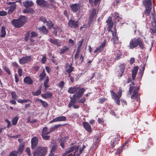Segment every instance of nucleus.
I'll return each mask as SVG.
<instances>
[{"label":"nucleus","instance_id":"f257e3e1","mask_svg":"<svg viewBox=\"0 0 156 156\" xmlns=\"http://www.w3.org/2000/svg\"><path fill=\"white\" fill-rule=\"evenodd\" d=\"M86 89L84 88H80V87H75L69 88L68 92L71 94H73L75 93L73 96V97H76L78 98H80L82 97L84 92L85 91Z\"/></svg>","mask_w":156,"mask_h":156},{"label":"nucleus","instance_id":"f03ea898","mask_svg":"<svg viewBox=\"0 0 156 156\" xmlns=\"http://www.w3.org/2000/svg\"><path fill=\"white\" fill-rule=\"evenodd\" d=\"M138 45L142 49L144 48V41L139 37L137 38H135L131 39L129 42V47L130 49H133L137 47Z\"/></svg>","mask_w":156,"mask_h":156},{"label":"nucleus","instance_id":"7ed1b4c3","mask_svg":"<svg viewBox=\"0 0 156 156\" xmlns=\"http://www.w3.org/2000/svg\"><path fill=\"white\" fill-rule=\"evenodd\" d=\"M27 20L26 17L22 16L18 19H13L11 22L14 27L19 28L23 26L26 23Z\"/></svg>","mask_w":156,"mask_h":156},{"label":"nucleus","instance_id":"20e7f679","mask_svg":"<svg viewBox=\"0 0 156 156\" xmlns=\"http://www.w3.org/2000/svg\"><path fill=\"white\" fill-rule=\"evenodd\" d=\"M46 147L38 146L35 149L33 153L34 156H45L48 152Z\"/></svg>","mask_w":156,"mask_h":156},{"label":"nucleus","instance_id":"39448f33","mask_svg":"<svg viewBox=\"0 0 156 156\" xmlns=\"http://www.w3.org/2000/svg\"><path fill=\"white\" fill-rule=\"evenodd\" d=\"M140 88L139 87H133L131 86V84L129 86V94H131L133 90L132 94L131 96V98L132 99H135L138 101V98L139 97L138 95V91L139 90Z\"/></svg>","mask_w":156,"mask_h":156},{"label":"nucleus","instance_id":"423d86ee","mask_svg":"<svg viewBox=\"0 0 156 156\" xmlns=\"http://www.w3.org/2000/svg\"><path fill=\"white\" fill-rule=\"evenodd\" d=\"M113 25V23H107L108 27H107V30L108 32L111 31L112 33V35L113 36V38L114 39H115L116 40H118V36L117 35L116 29V27H115L113 28V30H112V29Z\"/></svg>","mask_w":156,"mask_h":156},{"label":"nucleus","instance_id":"0eeeda50","mask_svg":"<svg viewBox=\"0 0 156 156\" xmlns=\"http://www.w3.org/2000/svg\"><path fill=\"white\" fill-rule=\"evenodd\" d=\"M77 99H78L76 97H71L70 98V101L69 103L68 104V107L69 108H70L72 106H73L74 108H78L80 106L79 105L76 104V102L77 101L76 100Z\"/></svg>","mask_w":156,"mask_h":156},{"label":"nucleus","instance_id":"6e6552de","mask_svg":"<svg viewBox=\"0 0 156 156\" xmlns=\"http://www.w3.org/2000/svg\"><path fill=\"white\" fill-rule=\"evenodd\" d=\"M50 133V131H48V128L47 127H44L42 130L41 135L43 139L46 140H48L50 137V136L48 135Z\"/></svg>","mask_w":156,"mask_h":156},{"label":"nucleus","instance_id":"1a4fd4ad","mask_svg":"<svg viewBox=\"0 0 156 156\" xmlns=\"http://www.w3.org/2000/svg\"><path fill=\"white\" fill-rule=\"evenodd\" d=\"M36 3L37 5L41 7L46 8H49V3L45 0H37Z\"/></svg>","mask_w":156,"mask_h":156},{"label":"nucleus","instance_id":"9d476101","mask_svg":"<svg viewBox=\"0 0 156 156\" xmlns=\"http://www.w3.org/2000/svg\"><path fill=\"white\" fill-rule=\"evenodd\" d=\"M106 39H105L103 42L98 47H97L94 51V53L97 52L100 53L103 50L104 48L106 45Z\"/></svg>","mask_w":156,"mask_h":156},{"label":"nucleus","instance_id":"9b49d317","mask_svg":"<svg viewBox=\"0 0 156 156\" xmlns=\"http://www.w3.org/2000/svg\"><path fill=\"white\" fill-rule=\"evenodd\" d=\"M68 26L71 28H77L79 27L78 21L70 19L68 21Z\"/></svg>","mask_w":156,"mask_h":156},{"label":"nucleus","instance_id":"f8f14e48","mask_svg":"<svg viewBox=\"0 0 156 156\" xmlns=\"http://www.w3.org/2000/svg\"><path fill=\"white\" fill-rule=\"evenodd\" d=\"M70 6L71 11L74 13H75L80 10V5L79 4L75 3L70 5Z\"/></svg>","mask_w":156,"mask_h":156},{"label":"nucleus","instance_id":"ddd939ff","mask_svg":"<svg viewBox=\"0 0 156 156\" xmlns=\"http://www.w3.org/2000/svg\"><path fill=\"white\" fill-rule=\"evenodd\" d=\"M96 9L94 8L92 9L90 11V15L88 22L89 24H90L91 22L93 20L96 14Z\"/></svg>","mask_w":156,"mask_h":156},{"label":"nucleus","instance_id":"4468645a","mask_svg":"<svg viewBox=\"0 0 156 156\" xmlns=\"http://www.w3.org/2000/svg\"><path fill=\"white\" fill-rule=\"evenodd\" d=\"M31 57V55H30L21 58L19 60L20 63L23 64L27 63L30 60Z\"/></svg>","mask_w":156,"mask_h":156},{"label":"nucleus","instance_id":"2eb2a0df","mask_svg":"<svg viewBox=\"0 0 156 156\" xmlns=\"http://www.w3.org/2000/svg\"><path fill=\"white\" fill-rule=\"evenodd\" d=\"M38 143V139L37 136L33 137L31 140V148L32 149H35Z\"/></svg>","mask_w":156,"mask_h":156},{"label":"nucleus","instance_id":"dca6fc26","mask_svg":"<svg viewBox=\"0 0 156 156\" xmlns=\"http://www.w3.org/2000/svg\"><path fill=\"white\" fill-rule=\"evenodd\" d=\"M66 117L65 116H62L55 118L52 120L49 123H51L54 122L60 121H65L66 120Z\"/></svg>","mask_w":156,"mask_h":156},{"label":"nucleus","instance_id":"f3484780","mask_svg":"<svg viewBox=\"0 0 156 156\" xmlns=\"http://www.w3.org/2000/svg\"><path fill=\"white\" fill-rule=\"evenodd\" d=\"M139 67L138 66H134L133 69L132 71V76L133 80H135V78L136 75Z\"/></svg>","mask_w":156,"mask_h":156},{"label":"nucleus","instance_id":"a211bd4d","mask_svg":"<svg viewBox=\"0 0 156 156\" xmlns=\"http://www.w3.org/2000/svg\"><path fill=\"white\" fill-rule=\"evenodd\" d=\"M23 4L24 7L26 8H28L33 6L34 3L32 1L28 0L23 2Z\"/></svg>","mask_w":156,"mask_h":156},{"label":"nucleus","instance_id":"6ab92c4d","mask_svg":"<svg viewBox=\"0 0 156 156\" xmlns=\"http://www.w3.org/2000/svg\"><path fill=\"white\" fill-rule=\"evenodd\" d=\"M38 30L40 33L44 34H47L48 32V30L44 26L38 27Z\"/></svg>","mask_w":156,"mask_h":156},{"label":"nucleus","instance_id":"aec40b11","mask_svg":"<svg viewBox=\"0 0 156 156\" xmlns=\"http://www.w3.org/2000/svg\"><path fill=\"white\" fill-rule=\"evenodd\" d=\"M110 92L112 96H115L118 97L119 98H120L122 96V90L121 89H119L118 92V94H116L113 90H111Z\"/></svg>","mask_w":156,"mask_h":156},{"label":"nucleus","instance_id":"412c9836","mask_svg":"<svg viewBox=\"0 0 156 156\" xmlns=\"http://www.w3.org/2000/svg\"><path fill=\"white\" fill-rule=\"evenodd\" d=\"M83 125L85 129L87 132L89 133L91 132V126L89 124L88 122H83Z\"/></svg>","mask_w":156,"mask_h":156},{"label":"nucleus","instance_id":"4be33fe9","mask_svg":"<svg viewBox=\"0 0 156 156\" xmlns=\"http://www.w3.org/2000/svg\"><path fill=\"white\" fill-rule=\"evenodd\" d=\"M23 82L32 85L33 83V80L28 76H26L23 79Z\"/></svg>","mask_w":156,"mask_h":156},{"label":"nucleus","instance_id":"5701e85b","mask_svg":"<svg viewBox=\"0 0 156 156\" xmlns=\"http://www.w3.org/2000/svg\"><path fill=\"white\" fill-rule=\"evenodd\" d=\"M24 146L25 144L24 143L21 144L20 145L18 149L16 152V153L19 155H20L22 154L23 151Z\"/></svg>","mask_w":156,"mask_h":156},{"label":"nucleus","instance_id":"b1692460","mask_svg":"<svg viewBox=\"0 0 156 156\" xmlns=\"http://www.w3.org/2000/svg\"><path fill=\"white\" fill-rule=\"evenodd\" d=\"M48 40L51 43L54 45H56L58 46H59L61 45V43L58 41V39L50 38L48 39Z\"/></svg>","mask_w":156,"mask_h":156},{"label":"nucleus","instance_id":"393cba45","mask_svg":"<svg viewBox=\"0 0 156 156\" xmlns=\"http://www.w3.org/2000/svg\"><path fill=\"white\" fill-rule=\"evenodd\" d=\"M143 4L146 8H151L152 3L151 0H144Z\"/></svg>","mask_w":156,"mask_h":156},{"label":"nucleus","instance_id":"a878e982","mask_svg":"<svg viewBox=\"0 0 156 156\" xmlns=\"http://www.w3.org/2000/svg\"><path fill=\"white\" fill-rule=\"evenodd\" d=\"M119 139L118 138H115L113 140H112L111 142V147L113 148L115 147L116 144H117L118 141Z\"/></svg>","mask_w":156,"mask_h":156},{"label":"nucleus","instance_id":"bb28decb","mask_svg":"<svg viewBox=\"0 0 156 156\" xmlns=\"http://www.w3.org/2000/svg\"><path fill=\"white\" fill-rule=\"evenodd\" d=\"M16 5L15 4L11 5L9 7V9L8 10L7 13L8 14H10L13 12L16 9Z\"/></svg>","mask_w":156,"mask_h":156},{"label":"nucleus","instance_id":"cd10ccee","mask_svg":"<svg viewBox=\"0 0 156 156\" xmlns=\"http://www.w3.org/2000/svg\"><path fill=\"white\" fill-rule=\"evenodd\" d=\"M49 81V79L48 76H47L45 78V79L44 83V86L45 87V90L47 89L49 87V85L48 84V83Z\"/></svg>","mask_w":156,"mask_h":156},{"label":"nucleus","instance_id":"c85d7f7f","mask_svg":"<svg viewBox=\"0 0 156 156\" xmlns=\"http://www.w3.org/2000/svg\"><path fill=\"white\" fill-rule=\"evenodd\" d=\"M23 12L24 13H32L34 12V10L31 8H26L23 11Z\"/></svg>","mask_w":156,"mask_h":156},{"label":"nucleus","instance_id":"c756f323","mask_svg":"<svg viewBox=\"0 0 156 156\" xmlns=\"http://www.w3.org/2000/svg\"><path fill=\"white\" fill-rule=\"evenodd\" d=\"M1 33V37H4L6 35V31L5 27L2 26V27Z\"/></svg>","mask_w":156,"mask_h":156},{"label":"nucleus","instance_id":"7c9ffc66","mask_svg":"<svg viewBox=\"0 0 156 156\" xmlns=\"http://www.w3.org/2000/svg\"><path fill=\"white\" fill-rule=\"evenodd\" d=\"M45 23H46V25L48 27V28L49 29H51L52 27L54 28H53V27L54 25V24L52 21H50L49 22L48 21H46Z\"/></svg>","mask_w":156,"mask_h":156},{"label":"nucleus","instance_id":"2f4dec72","mask_svg":"<svg viewBox=\"0 0 156 156\" xmlns=\"http://www.w3.org/2000/svg\"><path fill=\"white\" fill-rule=\"evenodd\" d=\"M112 98L114 100L115 102L118 105H120V98L118 97H116L115 96H112Z\"/></svg>","mask_w":156,"mask_h":156},{"label":"nucleus","instance_id":"473e14b6","mask_svg":"<svg viewBox=\"0 0 156 156\" xmlns=\"http://www.w3.org/2000/svg\"><path fill=\"white\" fill-rule=\"evenodd\" d=\"M46 73H45L44 69L42 72L39 75L40 77L39 80L40 81H41L44 79V78L46 76Z\"/></svg>","mask_w":156,"mask_h":156},{"label":"nucleus","instance_id":"72a5a7b5","mask_svg":"<svg viewBox=\"0 0 156 156\" xmlns=\"http://www.w3.org/2000/svg\"><path fill=\"white\" fill-rule=\"evenodd\" d=\"M12 99V100H17L18 99V96L16 95V92L13 91L11 92Z\"/></svg>","mask_w":156,"mask_h":156},{"label":"nucleus","instance_id":"f704fd0d","mask_svg":"<svg viewBox=\"0 0 156 156\" xmlns=\"http://www.w3.org/2000/svg\"><path fill=\"white\" fill-rule=\"evenodd\" d=\"M113 16L115 19V20L118 22L119 21L120 19H121V18L119 16V14L116 12L114 13Z\"/></svg>","mask_w":156,"mask_h":156},{"label":"nucleus","instance_id":"c9c22d12","mask_svg":"<svg viewBox=\"0 0 156 156\" xmlns=\"http://www.w3.org/2000/svg\"><path fill=\"white\" fill-rule=\"evenodd\" d=\"M151 8H146V9L144 12L146 16H148L149 15L151 12Z\"/></svg>","mask_w":156,"mask_h":156},{"label":"nucleus","instance_id":"e433bc0d","mask_svg":"<svg viewBox=\"0 0 156 156\" xmlns=\"http://www.w3.org/2000/svg\"><path fill=\"white\" fill-rule=\"evenodd\" d=\"M153 20L154 21V23L155 24V25L154 28L151 29V33L154 34L156 33V20L155 19L154 17L153 18Z\"/></svg>","mask_w":156,"mask_h":156},{"label":"nucleus","instance_id":"4c0bfd02","mask_svg":"<svg viewBox=\"0 0 156 156\" xmlns=\"http://www.w3.org/2000/svg\"><path fill=\"white\" fill-rule=\"evenodd\" d=\"M69 48L67 46H64L61 49L60 54H64L66 51H68L69 50Z\"/></svg>","mask_w":156,"mask_h":156},{"label":"nucleus","instance_id":"58836bf2","mask_svg":"<svg viewBox=\"0 0 156 156\" xmlns=\"http://www.w3.org/2000/svg\"><path fill=\"white\" fill-rule=\"evenodd\" d=\"M62 125L60 124L57 125H55V126H51L50 128V129L49 130L50 133L52 131L55 130V129L58 128L59 127H60Z\"/></svg>","mask_w":156,"mask_h":156},{"label":"nucleus","instance_id":"ea45409f","mask_svg":"<svg viewBox=\"0 0 156 156\" xmlns=\"http://www.w3.org/2000/svg\"><path fill=\"white\" fill-rule=\"evenodd\" d=\"M41 87H40L39 89L36 91L32 93V94L34 96H38L41 93Z\"/></svg>","mask_w":156,"mask_h":156},{"label":"nucleus","instance_id":"a19ab883","mask_svg":"<svg viewBox=\"0 0 156 156\" xmlns=\"http://www.w3.org/2000/svg\"><path fill=\"white\" fill-rule=\"evenodd\" d=\"M19 119V118L18 116H16L14 117L12 119V123L13 125H16L18 122Z\"/></svg>","mask_w":156,"mask_h":156},{"label":"nucleus","instance_id":"79ce46f5","mask_svg":"<svg viewBox=\"0 0 156 156\" xmlns=\"http://www.w3.org/2000/svg\"><path fill=\"white\" fill-rule=\"evenodd\" d=\"M37 101H39L41 103L42 106L44 107H46L48 105V104L45 101H43V100L41 99L38 98L37 100Z\"/></svg>","mask_w":156,"mask_h":156},{"label":"nucleus","instance_id":"37998d69","mask_svg":"<svg viewBox=\"0 0 156 156\" xmlns=\"http://www.w3.org/2000/svg\"><path fill=\"white\" fill-rule=\"evenodd\" d=\"M119 67L120 68V70L121 71H122V72H124L126 67L125 64L124 63L121 64L119 65Z\"/></svg>","mask_w":156,"mask_h":156},{"label":"nucleus","instance_id":"c03bdc74","mask_svg":"<svg viewBox=\"0 0 156 156\" xmlns=\"http://www.w3.org/2000/svg\"><path fill=\"white\" fill-rule=\"evenodd\" d=\"M122 53L121 52H120L119 54L117 53L115 59L116 60L119 59L120 58H122Z\"/></svg>","mask_w":156,"mask_h":156},{"label":"nucleus","instance_id":"a18cd8bd","mask_svg":"<svg viewBox=\"0 0 156 156\" xmlns=\"http://www.w3.org/2000/svg\"><path fill=\"white\" fill-rule=\"evenodd\" d=\"M75 149V151H77L78 149V147H77V148H75V146H72L71 147L69 150H68L70 153H71L73 151H74Z\"/></svg>","mask_w":156,"mask_h":156},{"label":"nucleus","instance_id":"49530a36","mask_svg":"<svg viewBox=\"0 0 156 156\" xmlns=\"http://www.w3.org/2000/svg\"><path fill=\"white\" fill-rule=\"evenodd\" d=\"M108 99L106 98H100L99 99L98 102L101 104H102L104 102L107 101Z\"/></svg>","mask_w":156,"mask_h":156},{"label":"nucleus","instance_id":"de8ad7c7","mask_svg":"<svg viewBox=\"0 0 156 156\" xmlns=\"http://www.w3.org/2000/svg\"><path fill=\"white\" fill-rule=\"evenodd\" d=\"M53 145L52 146L51 150L50 151L55 153V152L57 149V146L56 144H53Z\"/></svg>","mask_w":156,"mask_h":156},{"label":"nucleus","instance_id":"09e8293b","mask_svg":"<svg viewBox=\"0 0 156 156\" xmlns=\"http://www.w3.org/2000/svg\"><path fill=\"white\" fill-rule=\"evenodd\" d=\"M49 8H48L50 9H53L54 10H55L57 9V7L55 5L56 4H51L49 3Z\"/></svg>","mask_w":156,"mask_h":156},{"label":"nucleus","instance_id":"8fccbe9b","mask_svg":"<svg viewBox=\"0 0 156 156\" xmlns=\"http://www.w3.org/2000/svg\"><path fill=\"white\" fill-rule=\"evenodd\" d=\"M74 67L72 66L71 65H70L69 68L67 70L66 72L67 73H71L74 70Z\"/></svg>","mask_w":156,"mask_h":156},{"label":"nucleus","instance_id":"3c124183","mask_svg":"<svg viewBox=\"0 0 156 156\" xmlns=\"http://www.w3.org/2000/svg\"><path fill=\"white\" fill-rule=\"evenodd\" d=\"M60 145L62 148H64L65 146V141L61 139L59 141Z\"/></svg>","mask_w":156,"mask_h":156},{"label":"nucleus","instance_id":"603ef678","mask_svg":"<svg viewBox=\"0 0 156 156\" xmlns=\"http://www.w3.org/2000/svg\"><path fill=\"white\" fill-rule=\"evenodd\" d=\"M25 151L26 153H27V154L29 156H31V152L29 147H27L26 148Z\"/></svg>","mask_w":156,"mask_h":156},{"label":"nucleus","instance_id":"864d4df0","mask_svg":"<svg viewBox=\"0 0 156 156\" xmlns=\"http://www.w3.org/2000/svg\"><path fill=\"white\" fill-rule=\"evenodd\" d=\"M122 147L121 146L120 148H119L117 150L116 152H115V154L116 155H118L122 151Z\"/></svg>","mask_w":156,"mask_h":156},{"label":"nucleus","instance_id":"5fc2aeb1","mask_svg":"<svg viewBox=\"0 0 156 156\" xmlns=\"http://www.w3.org/2000/svg\"><path fill=\"white\" fill-rule=\"evenodd\" d=\"M64 85V83L63 81H61L58 84V86L61 89H62L63 88V86Z\"/></svg>","mask_w":156,"mask_h":156},{"label":"nucleus","instance_id":"6e6d98bb","mask_svg":"<svg viewBox=\"0 0 156 156\" xmlns=\"http://www.w3.org/2000/svg\"><path fill=\"white\" fill-rule=\"evenodd\" d=\"M4 69L6 72H7V73L8 74V75H10L11 74V73L10 72V71L9 70V69L8 67H7L6 66H5L4 68Z\"/></svg>","mask_w":156,"mask_h":156},{"label":"nucleus","instance_id":"4d7b16f0","mask_svg":"<svg viewBox=\"0 0 156 156\" xmlns=\"http://www.w3.org/2000/svg\"><path fill=\"white\" fill-rule=\"evenodd\" d=\"M9 156H17V154L15 151H12L9 154Z\"/></svg>","mask_w":156,"mask_h":156},{"label":"nucleus","instance_id":"13d9d810","mask_svg":"<svg viewBox=\"0 0 156 156\" xmlns=\"http://www.w3.org/2000/svg\"><path fill=\"white\" fill-rule=\"evenodd\" d=\"M31 33V37H36L38 36L37 34L34 31H32Z\"/></svg>","mask_w":156,"mask_h":156},{"label":"nucleus","instance_id":"bf43d9fd","mask_svg":"<svg viewBox=\"0 0 156 156\" xmlns=\"http://www.w3.org/2000/svg\"><path fill=\"white\" fill-rule=\"evenodd\" d=\"M118 73L117 75V76L118 77H119V78H120L121 77H122L123 73L124 72H122V71H118Z\"/></svg>","mask_w":156,"mask_h":156},{"label":"nucleus","instance_id":"052dcab7","mask_svg":"<svg viewBox=\"0 0 156 156\" xmlns=\"http://www.w3.org/2000/svg\"><path fill=\"white\" fill-rule=\"evenodd\" d=\"M101 2V0H94V6H96L98 4V5H99Z\"/></svg>","mask_w":156,"mask_h":156},{"label":"nucleus","instance_id":"680f3d73","mask_svg":"<svg viewBox=\"0 0 156 156\" xmlns=\"http://www.w3.org/2000/svg\"><path fill=\"white\" fill-rule=\"evenodd\" d=\"M7 14L6 12L0 11V16H6Z\"/></svg>","mask_w":156,"mask_h":156},{"label":"nucleus","instance_id":"e2e57ef3","mask_svg":"<svg viewBox=\"0 0 156 156\" xmlns=\"http://www.w3.org/2000/svg\"><path fill=\"white\" fill-rule=\"evenodd\" d=\"M83 39L79 41L78 43V47H79L81 48V47L83 44Z\"/></svg>","mask_w":156,"mask_h":156},{"label":"nucleus","instance_id":"0e129e2a","mask_svg":"<svg viewBox=\"0 0 156 156\" xmlns=\"http://www.w3.org/2000/svg\"><path fill=\"white\" fill-rule=\"evenodd\" d=\"M43 57L41 59V62L44 64L45 63L46 61L47 58L45 55H43Z\"/></svg>","mask_w":156,"mask_h":156},{"label":"nucleus","instance_id":"69168bd1","mask_svg":"<svg viewBox=\"0 0 156 156\" xmlns=\"http://www.w3.org/2000/svg\"><path fill=\"white\" fill-rule=\"evenodd\" d=\"M86 100L85 98L84 97L82 98L79 101H77L78 103H84Z\"/></svg>","mask_w":156,"mask_h":156},{"label":"nucleus","instance_id":"338daca9","mask_svg":"<svg viewBox=\"0 0 156 156\" xmlns=\"http://www.w3.org/2000/svg\"><path fill=\"white\" fill-rule=\"evenodd\" d=\"M106 22L107 23H113V22L112 21V18L110 17H109L108 19L106 20Z\"/></svg>","mask_w":156,"mask_h":156},{"label":"nucleus","instance_id":"774afa93","mask_svg":"<svg viewBox=\"0 0 156 156\" xmlns=\"http://www.w3.org/2000/svg\"><path fill=\"white\" fill-rule=\"evenodd\" d=\"M46 95H47V98H49L52 96V93L50 92L49 93H46Z\"/></svg>","mask_w":156,"mask_h":156}]
</instances>
